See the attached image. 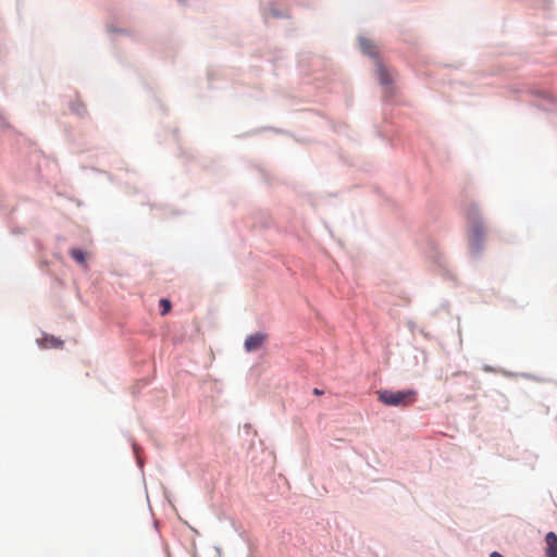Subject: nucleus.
I'll use <instances>...</instances> for the list:
<instances>
[{"mask_svg": "<svg viewBox=\"0 0 557 557\" xmlns=\"http://www.w3.org/2000/svg\"><path fill=\"white\" fill-rule=\"evenodd\" d=\"M469 231V242L474 251H480L485 240V228L479 208L471 203L465 211Z\"/></svg>", "mask_w": 557, "mask_h": 557, "instance_id": "1", "label": "nucleus"}, {"mask_svg": "<svg viewBox=\"0 0 557 557\" xmlns=\"http://www.w3.org/2000/svg\"><path fill=\"white\" fill-rule=\"evenodd\" d=\"M381 403L393 407H409L417 401L418 393L414 389L391 391L382 389L377 392Z\"/></svg>", "mask_w": 557, "mask_h": 557, "instance_id": "2", "label": "nucleus"}, {"mask_svg": "<svg viewBox=\"0 0 557 557\" xmlns=\"http://www.w3.org/2000/svg\"><path fill=\"white\" fill-rule=\"evenodd\" d=\"M265 338L267 335L263 333H255L249 335L245 341V349L248 352L259 349L263 345Z\"/></svg>", "mask_w": 557, "mask_h": 557, "instance_id": "3", "label": "nucleus"}, {"mask_svg": "<svg viewBox=\"0 0 557 557\" xmlns=\"http://www.w3.org/2000/svg\"><path fill=\"white\" fill-rule=\"evenodd\" d=\"M545 556L557 557V535L554 532H548L545 536Z\"/></svg>", "mask_w": 557, "mask_h": 557, "instance_id": "4", "label": "nucleus"}, {"mask_svg": "<svg viewBox=\"0 0 557 557\" xmlns=\"http://www.w3.org/2000/svg\"><path fill=\"white\" fill-rule=\"evenodd\" d=\"M376 74L382 85H389L392 83L391 74L381 62L376 63Z\"/></svg>", "mask_w": 557, "mask_h": 557, "instance_id": "5", "label": "nucleus"}, {"mask_svg": "<svg viewBox=\"0 0 557 557\" xmlns=\"http://www.w3.org/2000/svg\"><path fill=\"white\" fill-rule=\"evenodd\" d=\"M360 49L364 54L374 57L376 54L375 46L372 44L371 40L366 38H360L359 40Z\"/></svg>", "mask_w": 557, "mask_h": 557, "instance_id": "6", "label": "nucleus"}, {"mask_svg": "<svg viewBox=\"0 0 557 557\" xmlns=\"http://www.w3.org/2000/svg\"><path fill=\"white\" fill-rule=\"evenodd\" d=\"M70 255L76 262L86 267V253L83 250L73 248L70 250Z\"/></svg>", "mask_w": 557, "mask_h": 557, "instance_id": "7", "label": "nucleus"}, {"mask_svg": "<svg viewBox=\"0 0 557 557\" xmlns=\"http://www.w3.org/2000/svg\"><path fill=\"white\" fill-rule=\"evenodd\" d=\"M160 306L162 307V314H166L171 309V302L168 299H161Z\"/></svg>", "mask_w": 557, "mask_h": 557, "instance_id": "8", "label": "nucleus"}, {"mask_svg": "<svg viewBox=\"0 0 557 557\" xmlns=\"http://www.w3.org/2000/svg\"><path fill=\"white\" fill-rule=\"evenodd\" d=\"M49 342H50V344H51L52 346H54V347H57V346L61 345V342H60V341H58V339H55L54 337H51V338L49 339Z\"/></svg>", "mask_w": 557, "mask_h": 557, "instance_id": "9", "label": "nucleus"}, {"mask_svg": "<svg viewBox=\"0 0 557 557\" xmlns=\"http://www.w3.org/2000/svg\"><path fill=\"white\" fill-rule=\"evenodd\" d=\"M491 557H504L502 554H499L498 552H493L491 554Z\"/></svg>", "mask_w": 557, "mask_h": 557, "instance_id": "10", "label": "nucleus"}, {"mask_svg": "<svg viewBox=\"0 0 557 557\" xmlns=\"http://www.w3.org/2000/svg\"><path fill=\"white\" fill-rule=\"evenodd\" d=\"M313 394H314V395H322V394H323V392H322V391H320V389H318V388H314V389H313Z\"/></svg>", "mask_w": 557, "mask_h": 557, "instance_id": "11", "label": "nucleus"}]
</instances>
